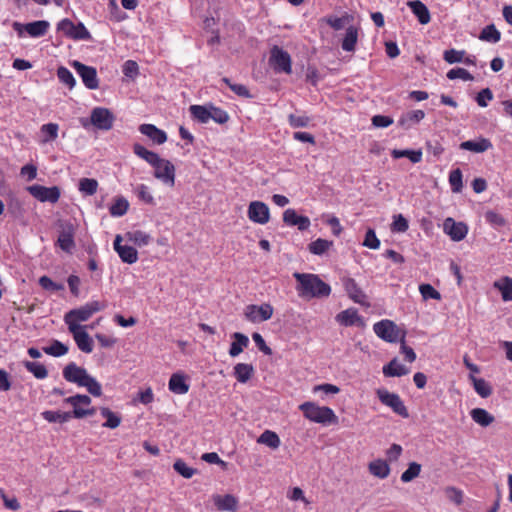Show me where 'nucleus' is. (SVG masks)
I'll use <instances>...</instances> for the list:
<instances>
[{
  "mask_svg": "<svg viewBox=\"0 0 512 512\" xmlns=\"http://www.w3.org/2000/svg\"><path fill=\"white\" fill-rule=\"evenodd\" d=\"M133 152L154 168L153 175L156 179L170 187L175 185V166L169 160L161 158L139 143L133 145Z\"/></svg>",
  "mask_w": 512,
  "mask_h": 512,
  "instance_id": "f257e3e1",
  "label": "nucleus"
},
{
  "mask_svg": "<svg viewBox=\"0 0 512 512\" xmlns=\"http://www.w3.org/2000/svg\"><path fill=\"white\" fill-rule=\"evenodd\" d=\"M298 296L304 299L328 297L331 287L316 274L295 272Z\"/></svg>",
  "mask_w": 512,
  "mask_h": 512,
  "instance_id": "f03ea898",
  "label": "nucleus"
},
{
  "mask_svg": "<svg viewBox=\"0 0 512 512\" xmlns=\"http://www.w3.org/2000/svg\"><path fill=\"white\" fill-rule=\"evenodd\" d=\"M63 378L70 383H74L79 387H85L87 391L95 396L100 397L102 395L101 384L83 367L78 366L75 362L68 363L63 371Z\"/></svg>",
  "mask_w": 512,
  "mask_h": 512,
  "instance_id": "7ed1b4c3",
  "label": "nucleus"
},
{
  "mask_svg": "<svg viewBox=\"0 0 512 512\" xmlns=\"http://www.w3.org/2000/svg\"><path fill=\"white\" fill-rule=\"evenodd\" d=\"M299 410L302 411L303 416L314 423L322 425H336L338 424V416L333 409L327 406H319L315 402L307 401L299 405Z\"/></svg>",
  "mask_w": 512,
  "mask_h": 512,
  "instance_id": "20e7f679",
  "label": "nucleus"
},
{
  "mask_svg": "<svg viewBox=\"0 0 512 512\" xmlns=\"http://www.w3.org/2000/svg\"><path fill=\"white\" fill-rule=\"evenodd\" d=\"M106 307L105 303L93 300L87 302L85 305L72 309L64 316V321L69 328H85L79 325L80 322L87 321L93 314L103 310Z\"/></svg>",
  "mask_w": 512,
  "mask_h": 512,
  "instance_id": "39448f33",
  "label": "nucleus"
},
{
  "mask_svg": "<svg viewBox=\"0 0 512 512\" xmlns=\"http://www.w3.org/2000/svg\"><path fill=\"white\" fill-rule=\"evenodd\" d=\"M374 333L382 340L389 343H396L402 339L405 331L401 330L393 321L384 319L373 325Z\"/></svg>",
  "mask_w": 512,
  "mask_h": 512,
  "instance_id": "423d86ee",
  "label": "nucleus"
},
{
  "mask_svg": "<svg viewBox=\"0 0 512 512\" xmlns=\"http://www.w3.org/2000/svg\"><path fill=\"white\" fill-rule=\"evenodd\" d=\"M64 403L69 404L73 407V412H71L72 417L81 419L86 416L94 415L96 409L94 407H90L91 398L84 394H77L74 396H70L64 399Z\"/></svg>",
  "mask_w": 512,
  "mask_h": 512,
  "instance_id": "0eeeda50",
  "label": "nucleus"
},
{
  "mask_svg": "<svg viewBox=\"0 0 512 512\" xmlns=\"http://www.w3.org/2000/svg\"><path fill=\"white\" fill-rule=\"evenodd\" d=\"M376 395L380 402L391 408L394 413L403 418L409 417L408 409L398 394L389 392L387 389L380 388L376 390Z\"/></svg>",
  "mask_w": 512,
  "mask_h": 512,
  "instance_id": "6e6552de",
  "label": "nucleus"
},
{
  "mask_svg": "<svg viewBox=\"0 0 512 512\" xmlns=\"http://www.w3.org/2000/svg\"><path fill=\"white\" fill-rule=\"evenodd\" d=\"M57 30L62 32L67 38L73 40H89L91 34L81 22L75 24L70 19H62L58 25Z\"/></svg>",
  "mask_w": 512,
  "mask_h": 512,
  "instance_id": "1a4fd4ad",
  "label": "nucleus"
},
{
  "mask_svg": "<svg viewBox=\"0 0 512 512\" xmlns=\"http://www.w3.org/2000/svg\"><path fill=\"white\" fill-rule=\"evenodd\" d=\"M269 64L275 72H284L290 74L292 72L291 57L288 52L279 46H273L270 51Z\"/></svg>",
  "mask_w": 512,
  "mask_h": 512,
  "instance_id": "9d476101",
  "label": "nucleus"
},
{
  "mask_svg": "<svg viewBox=\"0 0 512 512\" xmlns=\"http://www.w3.org/2000/svg\"><path fill=\"white\" fill-rule=\"evenodd\" d=\"M274 309L271 304L263 303L261 305L250 304L246 306L244 315L252 323H260L269 320L273 315Z\"/></svg>",
  "mask_w": 512,
  "mask_h": 512,
  "instance_id": "9b49d317",
  "label": "nucleus"
},
{
  "mask_svg": "<svg viewBox=\"0 0 512 512\" xmlns=\"http://www.w3.org/2000/svg\"><path fill=\"white\" fill-rule=\"evenodd\" d=\"M27 191L40 202L56 203L60 198V189L57 186L45 187L42 185H31Z\"/></svg>",
  "mask_w": 512,
  "mask_h": 512,
  "instance_id": "f8f14e48",
  "label": "nucleus"
},
{
  "mask_svg": "<svg viewBox=\"0 0 512 512\" xmlns=\"http://www.w3.org/2000/svg\"><path fill=\"white\" fill-rule=\"evenodd\" d=\"M115 117L107 108L96 107L90 115L91 123L100 130H110L113 127Z\"/></svg>",
  "mask_w": 512,
  "mask_h": 512,
  "instance_id": "ddd939ff",
  "label": "nucleus"
},
{
  "mask_svg": "<svg viewBox=\"0 0 512 512\" xmlns=\"http://www.w3.org/2000/svg\"><path fill=\"white\" fill-rule=\"evenodd\" d=\"M72 66L81 77L83 84L91 90L99 87V81L97 78V71L94 67L87 66L79 61H74Z\"/></svg>",
  "mask_w": 512,
  "mask_h": 512,
  "instance_id": "4468645a",
  "label": "nucleus"
},
{
  "mask_svg": "<svg viewBox=\"0 0 512 512\" xmlns=\"http://www.w3.org/2000/svg\"><path fill=\"white\" fill-rule=\"evenodd\" d=\"M248 218L257 224L264 225L270 220V210L267 204L261 201H252L247 210Z\"/></svg>",
  "mask_w": 512,
  "mask_h": 512,
  "instance_id": "2eb2a0df",
  "label": "nucleus"
},
{
  "mask_svg": "<svg viewBox=\"0 0 512 512\" xmlns=\"http://www.w3.org/2000/svg\"><path fill=\"white\" fill-rule=\"evenodd\" d=\"M49 22L46 20H38L26 24L14 23L15 30L22 34L25 31L30 37L37 38L44 36L49 29Z\"/></svg>",
  "mask_w": 512,
  "mask_h": 512,
  "instance_id": "dca6fc26",
  "label": "nucleus"
},
{
  "mask_svg": "<svg viewBox=\"0 0 512 512\" xmlns=\"http://www.w3.org/2000/svg\"><path fill=\"white\" fill-rule=\"evenodd\" d=\"M343 287L349 296V298L362 306H369L367 295L364 291L359 287L356 281L350 277H344L342 279Z\"/></svg>",
  "mask_w": 512,
  "mask_h": 512,
  "instance_id": "f3484780",
  "label": "nucleus"
},
{
  "mask_svg": "<svg viewBox=\"0 0 512 512\" xmlns=\"http://www.w3.org/2000/svg\"><path fill=\"white\" fill-rule=\"evenodd\" d=\"M443 230L455 242L463 240L468 234V226L463 222H456L451 217L444 220Z\"/></svg>",
  "mask_w": 512,
  "mask_h": 512,
  "instance_id": "a211bd4d",
  "label": "nucleus"
},
{
  "mask_svg": "<svg viewBox=\"0 0 512 512\" xmlns=\"http://www.w3.org/2000/svg\"><path fill=\"white\" fill-rule=\"evenodd\" d=\"M122 237L121 235H117L115 237L113 246L114 250L119 255L122 262L127 264H134L138 261V252L137 250L129 245H122Z\"/></svg>",
  "mask_w": 512,
  "mask_h": 512,
  "instance_id": "6ab92c4d",
  "label": "nucleus"
},
{
  "mask_svg": "<svg viewBox=\"0 0 512 512\" xmlns=\"http://www.w3.org/2000/svg\"><path fill=\"white\" fill-rule=\"evenodd\" d=\"M216 509L220 512H236L238 509V498L232 494H215L212 496Z\"/></svg>",
  "mask_w": 512,
  "mask_h": 512,
  "instance_id": "aec40b11",
  "label": "nucleus"
},
{
  "mask_svg": "<svg viewBox=\"0 0 512 512\" xmlns=\"http://www.w3.org/2000/svg\"><path fill=\"white\" fill-rule=\"evenodd\" d=\"M283 222L288 226H297L300 231H305L310 227V219L307 216H301L292 208L283 212Z\"/></svg>",
  "mask_w": 512,
  "mask_h": 512,
  "instance_id": "412c9836",
  "label": "nucleus"
},
{
  "mask_svg": "<svg viewBox=\"0 0 512 512\" xmlns=\"http://www.w3.org/2000/svg\"><path fill=\"white\" fill-rule=\"evenodd\" d=\"M77 347L84 353L93 351V340L85 331V328H69Z\"/></svg>",
  "mask_w": 512,
  "mask_h": 512,
  "instance_id": "4be33fe9",
  "label": "nucleus"
},
{
  "mask_svg": "<svg viewBox=\"0 0 512 512\" xmlns=\"http://www.w3.org/2000/svg\"><path fill=\"white\" fill-rule=\"evenodd\" d=\"M139 131L158 145H161L167 141L166 132L157 128L153 124H142L139 126Z\"/></svg>",
  "mask_w": 512,
  "mask_h": 512,
  "instance_id": "5701e85b",
  "label": "nucleus"
},
{
  "mask_svg": "<svg viewBox=\"0 0 512 512\" xmlns=\"http://www.w3.org/2000/svg\"><path fill=\"white\" fill-rule=\"evenodd\" d=\"M407 5L412 10L413 14L417 17L420 24L425 25L430 22V20H431L430 12H429L427 6L423 2H421L419 0H414V1H409L407 3Z\"/></svg>",
  "mask_w": 512,
  "mask_h": 512,
  "instance_id": "b1692460",
  "label": "nucleus"
},
{
  "mask_svg": "<svg viewBox=\"0 0 512 512\" xmlns=\"http://www.w3.org/2000/svg\"><path fill=\"white\" fill-rule=\"evenodd\" d=\"M492 147V143L487 138H479L478 140H468L460 144L463 150L471 151L474 153H483Z\"/></svg>",
  "mask_w": 512,
  "mask_h": 512,
  "instance_id": "393cba45",
  "label": "nucleus"
},
{
  "mask_svg": "<svg viewBox=\"0 0 512 512\" xmlns=\"http://www.w3.org/2000/svg\"><path fill=\"white\" fill-rule=\"evenodd\" d=\"M254 367L248 363H237L233 368V375L240 383L248 382L254 375Z\"/></svg>",
  "mask_w": 512,
  "mask_h": 512,
  "instance_id": "a878e982",
  "label": "nucleus"
},
{
  "mask_svg": "<svg viewBox=\"0 0 512 512\" xmlns=\"http://www.w3.org/2000/svg\"><path fill=\"white\" fill-rule=\"evenodd\" d=\"M233 342L231 343L229 349V355L231 357H236L249 345V338L240 332H235L232 335Z\"/></svg>",
  "mask_w": 512,
  "mask_h": 512,
  "instance_id": "bb28decb",
  "label": "nucleus"
},
{
  "mask_svg": "<svg viewBox=\"0 0 512 512\" xmlns=\"http://www.w3.org/2000/svg\"><path fill=\"white\" fill-rule=\"evenodd\" d=\"M168 388L175 394H186L189 391V385L186 383L185 377L182 374L174 373L171 375Z\"/></svg>",
  "mask_w": 512,
  "mask_h": 512,
  "instance_id": "cd10ccee",
  "label": "nucleus"
},
{
  "mask_svg": "<svg viewBox=\"0 0 512 512\" xmlns=\"http://www.w3.org/2000/svg\"><path fill=\"white\" fill-rule=\"evenodd\" d=\"M382 371L386 377H401L410 372L406 366L398 362L397 358L392 359L387 365H384Z\"/></svg>",
  "mask_w": 512,
  "mask_h": 512,
  "instance_id": "c85d7f7f",
  "label": "nucleus"
},
{
  "mask_svg": "<svg viewBox=\"0 0 512 512\" xmlns=\"http://www.w3.org/2000/svg\"><path fill=\"white\" fill-rule=\"evenodd\" d=\"M336 320L339 324L349 327L361 322V317L356 309L349 308L337 314Z\"/></svg>",
  "mask_w": 512,
  "mask_h": 512,
  "instance_id": "c756f323",
  "label": "nucleus"
},
{
  "mask_svg": "<svg viewBox=\"0 0 512 512\" xmlns=\"http://www.w3.org/2000/svg\"><path fill=\"white\" fill-rule=\"evenodd\" d=\"M358 41V29L355 26H349L346 29L345 37L342 40L341 47L344 51L353 52Z\"/></svg>",
  "mask_w": 512,
  "mask_h": 512,
  "instance_id": "7c9ffc66",
  "label": "nucleus"
},
{
  "mask_svg": "<svg viewBox=\"0 0 512 512\" xmlns=\"http://www.w3.org/2000/svg\"><path fill=\"white\" fill-rule=\"evenodd\" d=\"M494 288L499 290L504 301H512V278L504 276L493 284Z\"/></svg>",
  "mask_w": 512,
  "mask_h": 512,
  "instance_id": "2f4dec72",
  "label": "nucleus"
},
{
  "mask_svg": "<svg viewBox=\"0 0 512 512\" xmlns=\"http://www.w3.org/2000/svg\"><path fill=\"white\" fill-rule=\"evenodd\" d=\"M470 415L472 420L482 427H487L491 425L495 420L494 416L483 408L472 409Z\"/></svg>",
  "mask_w": 512,
  "mask_h": 512,
  "instance_id": "473e14b6",
  "label": "nucleus"
},
{
  "mask_svg": "<svg viewBox=\"0 0 512 512\" xmlns=\"http://www.w3.org/2000/svg\"><path fill=\"white\" fill-rule=\"evenodd\" d=\"M59 125L57 123L43 124L40 128L42 144L53 142L58 137Z\"/></svg>",
  "mask_w": 512,
  "mask_h": 512,
  "instance_id": "72a5a7b5",
  "label": "nucleus"
},
{
  "mask_svg": "<svg viewBox=\"0 0 512 512\" xmlns=\"http://www.w3.org/2000/svg\"><path fill=\"white\" fill-rule=\"evenodd\" d=\"M100 414L106 421L102 424L103 427L115 429L121 424V417L117 413L110 410L108 407H101Z\"/></svg>",
  "mask_w": 512,
  "mask_h": 512,
  "instance_id": "f704fd0d",
  "label": "nucleus"
},
{
  "mask_svg": "<svg viewBox=\"0 0 512 512\" xmlns=\"http://www.w3.org/2000/svg\"><path fill=\"white\" fill-rule=\"evenodd\" d=\"M369 471L372 475L385 479L390 473V467L385 461L378 459L369 464Z\"/></svg>",
  "mask_w": 512,
  "mask_h": 512,
  "instance_id": "c9c22d12",
  "label": "nucleus"
},
{
  "mask_svg": "<svg viewBox=\"0 0 512 512\" xmlns=\"http://www.w3.org/2000/svg\"><path fill=\"white\" fill-rule=\"evenodd\" d=\"M189 111L193 119L199 123H208L211 120L210 108L202 105H191Z\"/></svg>",
  "mask_w": 512,
  "mask_h": 512,
  "instance_id": "e433bc0d",
  "label": "nucleus"
},
{
  "mask_svg": "<svg viewBox=\"0 0 512 512\" xmlns=\"http://www.w3.org/2000/svg\"><path fill=\"white\" fill-rule=\"evenodd\" d=\"M257 442L260 444H264L272 449H277L280 444V438L274 431L265 430L257 439Z\"/></svg>",
  "mask_w": 512,
  "mask_h": 512,
  "instance_id": "4c0bfd02",
  "label": "nucleus"
},
{
  "mask_svg": "<svg viewBox=\"0 0 512 512\" xmlns=\"http://www.w3.org/2000/svg\"><path fill=\"white\" fill-rule=\"evenodd\" d=\"M479 39L490 43H497L501 39V33L497 30L494 24H490L482 29Z\"/></svg>",
  "mask_w": 512,
  "mask_h": 512,
  "instance_id": "58836bf2",
  "label": "nucleus"
},
{
  "mask_svg": "<svg viewBox=\"0 0 512 512\" xmlns=\"http://www.w3.org/2000/svg\"><path fill=\"white\" fill-rule=\"evenodd\" d=\"M41 416L50 423H65L72 418L71 412L44 411Z\"/></svg>",
  "mask_w": 512,
  "mask_h": 512,
  "instance_id": "ea45409f",
  "label": "nucleus"
},
{
  "mask_svg": "<svg viewBox=\"0 0 512 512\" xmlns=\"http://www.w3.org/2000/svg\"><path fill=\"white\" fill-rule=\"evenodd\" d=\"M422 151L421 150H398L394 149L391 152V156L394 159H400L403 157H407L412 163H419L422 160Z\"/></svg>",
  "mask_w": 512,
  "mask_h": 512,
  "instance_id": "a19ab883",
  "label": "nucleus"
},
{
  "mask_svg": "<svg viewBox=\"0 0 512 512\" xmlns=\"http://www.w3.org/2000/svg\"><path fill=\"white\" fill-rule=\"evenodd\" d=\"M332 245H333L332 241L318 238L315 241H312L308 245V250L310 253H312L314 255H322L325 252H327Z\"/></svg>",
  "mask_w": 512,
  "mask_h": 512,
  "instance_id": "79ce46f5",
  "label": "nucleus"
},
{
  "mask_svg": "<svg viewBox=\"0 0 512 512\" xmlns=\"http://www.w3.org/2000/svg\"><path fill=\"white\" fill-rule=\"evenodd\" d=\"M126 237L130 242L139 247L146 246L151 242V236L141 230L128 232Z\"/></svg>",
  "mask_w": 512,
  "mask_h": 512,
  "instance_id": "37998d69",
  "label": "nucleus"
},
{
  "mask_svg": "<svg viewBox=\"0 0 512 512\" xmlns=\"http://www.w3.org/2000/svg\"><path fill=\"white\" fill-rule=\"evenodd\" d=\"M43 352L53 357H61L68 353V347L58 340H53L51 345L43 347Z\"/></svg>",
  "mask_w": 512,
  "mask_h": 512,
  "instance_id": "c03bdc74",
  "label": "nucleus"
},
{
  "mask_svg": "<svg viewBox=\"0 0 512 512\" xmlns=\"http://www.w3.org/2000/svg\"><path fill=\"white\" fill-rule=\"evenodd\" d=\"M470 378L473 382L475 391L482 398H487L492 394V388L486 380L482 378H476L474 376H471Z\"/></svg>",
  "mask_w": 512,
  "mask_h": 512,
  "instance_id": "a18cd8bd",
  "label": "nucleus"
},
{
  "mask_svg": "<svg viewBox=\"0 0 512 512\" xmlns=\"http://www.w3.org/2000/svg\"><path fill=\"white\" fill-rule=\"evenodd\" d=\"M128 208V201L123 197H119L111 205V207L109 208V212L114 217H121L127 212Z\"/></svg>",
  "mask_w": 512,
  "mask_h": 512,
  "instance_id": "49530a36",
  "label": "nucleus"
},
{
  "mask_svg": "<svg viewBox=\"0 0 512 512\" xmlns=\"http://www.w3.org/2000/svg\"><path fill=\"white\" fill-rule=\"evenodd\" d=\"M425 113L423 110H413L402 116L399 120L401 126L409 127L410 123H418L424 119Z\"/></svg>",
  "mask_w": 512,
  "mask_h": 512,
  "instance_id": "de8ad7c7",
  "label": "nucleus"
},
{
  "mask_svg": "<svg viewBox=\"0 0 512 512\" xmlns=\"http://www.w3.org/2000/svg\"><path fill=\"white\" fill-rule=\"evenodd\" d=\"M98 182L92 178H82L79 181V190L85 195L92 196L97 192Z\"/></svg>",
  "mask_w": 512,
  "mask_h": 512,
  "instance_id": "09e8293b",
  "label": "nucleus"
},
{
  "mask_svg": "<svg viewBox=\"0 0 512 512\" xmlns=\"http://www.w3.org/2000/svg\"><path fill=\"white\" fill-rule=\"evenodd\" d=\"M25 368L34 375L37 379H44L48 376L46 367L39 362H25Z\"/></svg>",
  "mask_w": 512,
  "mask_h": 512,
  "instance_id": "8fccbe9b",
  "label": "nucleus"
},
{
  "mask_svg": "<svg viewBox=\"0 0 512 512\" xmlns=\"http://www.w3.org/2000/svg\"><path fill=\"white\" fill-rule=\"evenodd\" d=\"M485 220L494 228H501L507 224L506 219L498 212L488 210L485 212Z\"/></svg>",
  "mask_w": 512,
  "mask_h": 512,
  "instance_id": "3c124183",
  "label": "nucleus"
},
{
  "mask_svg": "<svg viewBox=\"0 0 512 512\" xmlns=\"http://www.w3.org/2000/svg\"><path fill=\"white\" fill-rule=\"evenodd\" d=\"M57 77H58L59 81L65 85H67L69 89L74 88V86L76 85V80H75L73 74L71 73V71L68 68H66L64 66H60L57 69Z\"/></svg>",
  "mask_w": 512,
  "mask_h": 512,
  "instance_id": "603ef678",
  "label": "nucleus"
},
{
  "mask_svg": "<svg viewBox=\"0 0 512 512\" xmlns=\"http://www.w3.org/2000/svg\"><path fill=\"white\" fill-rule=\"evenodd\" d=\"M421 472V465L417 462H411L408 468L401 474V481L408 483L418 477Z\"/></svg>",
  "mask_w": 512,
  "mask_h": 512,
  "instance_id": "864d4df0",
  "label": "nucleus"
},
{
  "mask_svg": "<svg viewBox=\"0 0 512 512\" xmlns=\"http://www.w3.org/2000/svg\"><path fill=\"white\" fill-rule=\"evenodd\" d=\"M449 184L451 186V190L454 193H459L462 191V188H463L462 172L459 168L454 169L450 172Z\"/></svg>",
  "mask_w": 512,
  "mask_h": 512,
  "instance_id": "5fc2aeb1",
  "label": "nucleus"
},
{
  "mask_svg": "<svg viewBox=\"0 0 512 512\" xmlns=\"http://www.w3.org/2000/svg\"><path fill=\"white\" fill-rule=\"evenodd\" d=\"M419 292L424 300H441V294L431 284L424 283L419 285Z\"/></svg>",
  "mask_w": 512,
  "mask_h": 512,
  "instance_id": "6e6d98bb",
  "label": "nucleus"
},
{
  "mask_svg": "<svg viewBox=\"0 0 512 512\" xmlns=\"http://www.w3.org/2000/svg\"><path fill=\"white\" fill-rule=\"evenodd\" d=\"M222 82L225 83L236 95L243 98H252L250 91L245 85L232 83L227 77L222 78Z\"/></svg>",
  "mask_w": 512,
  "mask_h": 512,
  "instance_id": "4d7b16f0",
  "label": "nucleus"
},
{
  "mask_svg": "<svg viewBox=\"0 0 512 512\" xmlns=\"http://www.w3.org/2000/svg\"><path fill=\"white\" fill-rule=\"evenodd\" d=\"M174 470L186 479H190L196 473V469L188 466L183 460L178 459L173 464Z\"/></svg>",
  "mask_w": 512,
  "mask_h": 512,
  "instance_id": "13d9d810",
  "label": "nucleus"
},
{
  "mask_svg": "<svg viewBox=\"0 0 512 512\" xmlns=\"http://www.w3.org/2000/svg\"><path fill=\"white\" fill-rule=\"evenodd\" d=\"M447 78L450 80L462 79L464 81H472L473 75L466 69L457 67L448 71Z\"/></svg>",
  "mask_w": 512,
  "mask_h": 512,
  "instance_id": "bf43d9fd",
  "label": "nucleus"
},
{
  "mask_svg": "<svg viewBox=\"0 0 512 512\" xmlns=\"http://www.w3.org/2000/svg\"><path fill=\"white\" fill-rule=\"evenodd\" d=\"M58 244L63 251L70 252L75 246L72 233L63 231L58 237Z\"/></svg>",
  "mask_w": 512,
  "mask_h": 512,
  "instance_id": "052dcab7",
  "label": "nucleus"
},
{
  "mask_svg": "<svg viewBox=\"0 0 512 512\" xmlns=\"http://www.w3.org/2000/svg\"><path fill=\"white\" fill-rule=\"evenodd\" d=\"M39 285L44 290L51 291V292L64 290V285L62 283H56L48 276H41L39 278Z\"/></svg>",
  "mask_w": 512,
  "mask_h": 512,
  "instance_id": "680f3d73",
  "label": "nucleus"
},
{
  "mask_svg": "<svg viewBox=\"0 0 512 512\" xmlns=\"http://www.w3.org/2000/svg\"><path fill=\"white\" fill-rule=\"evenodd\" d=\"M409 228L407 219L402 215H394L393 222L391 224V230L393 232H406Z\"/></svg>",
  "mask_w": 512,
  "mask_h": 512,
  "instance_id": "e2e57ef3",
  "label": "nucleus"
},
{
  "mask_svg": "<svg viewBox=\"0 0 512 512\" xmlns=\"http://www.w3.org/2000/svg\"><path fill=\"white\" fill-rule=\"evenodd\" d=\"M210 115L211 119L218 124H224L229 120L228 113L219 107L210 106Z\"/></svg>",
  "mask_w": 512,
  "mask_h": 512,
  "instance_id": "0e129e2a",
  "label": "nucleus"
},
{
  "mask_svg": "<svg viewBox=\"0 0 512 512\" xmlns=\"http://www.w3.org/2000/svg\"><path fill=\"white\" fill-rule=\"evenodd\" d=\"M138 198L146 204H154V198L149 191V187L145 184H140L136 188Z\"/></svg>",
  "mask_w": 512,
  "mask_h": 512,
  "instance_id": "69168bd1",
  "label": "nucleus"
},
{
  "mask_svg": "<svg viewBox=\"0 0 512 512\" xmlns=\"http://www.w3.org/2000/svg\"><path fill=\"white\" fill-rule=\"evenodd\" d=\"M363 245L370 249H378L380 246V240L377 238L376 233L373 229H368L365 234Z\"/></svg>",
  "mask_w": 512,
  "mask_h": 512,
  "instance_id": "338daca9",
  "label": "nucleus"
},
{
  "mask_svg": "<svg viewBox=\"0 0 512 512\" xmlns=\"http://www.w3.org/2000/svg\"><path fill=\"white\" fill-rule=\"evenodd\" d=\"M288 121L291 127L293 128H300V127H306L309 124V117L307 116H298L294 114H290L288 117Z\"/></svg>",
  "mask_w": 512,
  "mask_h": 512,
  "instance_id": "774afa93",
  "label": "nucleus"
}]
</instances>
